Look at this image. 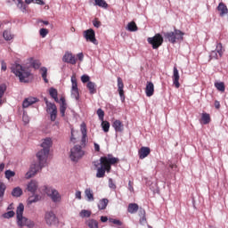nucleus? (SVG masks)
Listing matches in <instances>:
<instances>
[{
  "mask_svg": "<svg viewBox=\"0 0 228 228\" xmlns=\"http://www.w3.org/2000/svg\"><path fill=\"white\" fill-rule=\"evenodd\" d=\"M37 159L38 164L34 163L30 166L29 171L26 174L27 179H31V177L37 175V172H40L42 168L47 165V159L49 158V151L46 150H41L37 153Z\"/></svg>",
  "mask_w": 228,
  "mask_h": 228,
  "instance_id": "1",
  "label": "nucleus"
},
{
  "mask_svg": "<svg viewBox=\"0 0 228 228\" xmlns=\"http://www.w3.org/2000/svg\"><path fill=\"white\" fill-rule=\"evenodd\" d=\"M24 204L20 203L16 208V224L18 227H35V222L24 216Z\"/></svg>",
  "mask_w": 228,
  "mask_h": 228,
  "instance_id": "2",
  "label": "nucleus"
},
{
  "mask_svg": "<svg viewBox=\"0 0 228 228\" xmlns=\"http://www.w3.org/2000/svg\"><path fill=\"white\" fill-rule=\"evenodd\" d=\"M11 70L20 79V83H29V76L31 72L26 69L22 65L16 64L11 68Z\"/></svg>",
  "mask_w": 228,
  "mask_h": 228,
  "instance_id": "3",
  "label": "nucleus"
},
{
  "mask_svg": "<svg viewBox=\"0 0 228 228\" xmlns=\"http://www.w3.org/2000/svg\"><path fill=\"white\" fill-rule=\"evenodd\" d=\"M118 161H120V159L113 157L112 154L102 157V163H103L102 166L103 167V170L110 174L111 172V165H117Z\"/></svg>",
  "mask_w": 228,
  "mask_h": 228,
  "instance_id": "4",
  "label": "nucleus"
},
{
  "mask_svg": "<svg viewBox=\"0 0 228 228\" xmlns=\"http://www.w3.org/2000/svg\"><path fill=\"white\" fill-rule=\"evenodd\" d=\"M45 192L46 193L47 197L51 199L53 204H60V202H61V194H60V191L53 187L45 186Z\"/></svg>",
  "mask_w": 228,
  "mask_h": 228,
  "instance_id": "5",
  "label": "nucleus"
},
{
  "mask_svg": "<svg viewBox=\"0 0 228 228\" xmlns=\"http://www.w3.org/2000/svg\"><path fill=\"white\" fill-rule=\"evenodd\" d=\"M83 156H85V151L81 148V145H75L73 148H71L69 154L71 161L77 163V161H79Z\"/></svg>",
  "mask_w": 228,
  "mask_h": 228,
  "instance_id": "6",
  "label": "nucleus"
},
{
  "mask_svg": "<svg viewBox=\"0 0 228 228\" xmlns=\"http://www.w3.org/2000/svg\"><path fill=\"white\" fill-rule=\"evenodd\" d=\"M147 42L150 44V45H151L152 49H159V47L163 45V36L158 33L152 37H148Z\"/></svg>",
  "mask_w": 228,
  "mask_h": 228,
  "instance_id": "7",
  "label": "nucleus"
},
{
  "mask_svg": "<svg viewBox=\"0 0 228 228\" xmlns=\"http://www.w3.org/2000/svg\"><path fill=\"white\" fill-rule=\"evenodd\" d=\"M44 101L46 105V112L50 114V119L52 122L56 120V117L58 115V109L56 108V104L49 102L47 98H44Z\"/></svg>",
  "mask_w": 228,
  "mask_h": 228,
  "instance_id": "8",
  "label": "nucleus"
},
{
  "mask_svg": "<svg viewBox=\"0 0 228 228\" xmlns=\"http://www.w3.org/2000/svg\"><path fill=\"white\" fill-rule=\"evenodd\" d=\"M71 97L79 101V88H77V80L74 76L71 77Z\"/></svg>",
  "mask_w": 228,
  "mask_h": 228,
  "instance_id": "9",
  "label": "nucleus"
},
{
  "mask_svg": "<svg viewBox=\"0 0 228 228\" xmlns=\"http://www.w3.org/2000/svg\"><path fill=\"white\" fill-rule=\"evenodd\" d=\"M84 38H86V42H92V44H94V45L99 44L95 38V31L92 28L84 31Z\"/></svg>",
  "mask_w": 228,
  "mask_h": 228,
  "instance_id": "10",
  "label": "nucleus"
},
{
  "mask_svg": "<svg viewBox=\"0 0 228 228\" xmlns=\"http://www.w3.org/2000/svg\"><path fill=\"white\" fill-rule=\"evenodd\" d=\"M45 220L48 225H54L58 222V217H56V214L53 211H48L45 215Z\"/></svg>",
  "mask_w": 228,
  "mask_h": 228,
  "instance_id": "11",
  "label": "nucleus"
},
{
  "mask_svg": "<svg viewBox=\"0 0 228 228\" xmlns=\"http://www.w3.org/2000/svg\"><path fill=\"white\" fill-rule=\"evenodd\" d=\"M222 49H223L222 43H218L216 45V50L210 53V59L218 60V58H222V56H224V51Z\"/></svg>",
  "mask_w": 228,
  "mask_h": 228,
  "instance_id": "12",
  "label": "nucleus"
},
{
  "mask_svg": "<svg viewBox=\"0 0 228 228\" xmlns=\"http://www.w3.org/2000/svg\"><path fill=\"white\" fill-rule=\"evenodd\" d=\"M62 61L64 63H70V65H76V56H74L70 52H66L62 57Z\"/></svg>",
  "mask_w": 228,
  "mask_h": 228,
  "instance_id": "13",
  "label": "nucleus"
},
{
  "mask_svg": "<svg viewBox=\"0 0 228 228\" xmlns=\"http://www.w3.org/2000/svg\"><path fill=\"white\" fill-rule=\"evenodd\" d=\"M118 92L121 102H124V101H126V95L124 94V82L120 77H118Z\"/></svg>",
  "mask_w": 228,
  "mask_h": 228,
  "instance_id": "14",
  "label": "nucleus"
},
{
  "mask_svg": "<svg viewBox=\"0 0 228 228\" xmlns=\"http://www.w3.org/2000/svg\"><path fill=\"white\" fill-rule=\"evenodd\" d=\"M27 191H29L32 194L37 193V190H38V182L37 180H31L26 187Z\"/></svg>",
  "mask_w": 228,
  "mask_h": 228,
  "instance_id": "15",
  "label": "nucleus"
},
{
  "mask_svg": "<svg viewBox=\"0 0 228 228\" xmlns=\"http://www.w3.org/2000/svg\"><path fill=\"white\" fill-rule=\"evenodd\" d=\"M179 69H177V67H174L173 69V85H175V88H179L181 86V84L179 83Z\"/></svg>",
  "mask_w": 228,
  "mask_h": 228,
  "instance_id": "16",
  "label": "nucleus"
},
{
  "mask_svg": "<svg viewBox=\"0 0 228 228\" xmlns=\"http://www.w3.org/2000/svg\"><path fill=\"white\" fill-rule=\"evenodd\" d=\"M162 35L166 42H170V44H175V32H162Z\"/></svg>",
  "mask_w": 228,
  "mask_h": 228,
  "instance_id": "17",
  "label": "nucleus"
},
{
  "mask_svg": "<svg viewBox=\"0 0 228 228\" xmlns=\"http://www.w3.org/2000/svg\"><path fill=\"white\" fill-rule=\"evenodd\" d=\"M41 147L43 148V151H48V152H51V147H53V140L50 137H46L41 143Z\"/></svg>",
  "mask_w": 228,
  "mask_h": 228,
  "instance_id": "18",
  "label": "nucleus"
},
{
  "mask_svg": "<svg viewBox=\"0 0 228 228\" xmlns=\"http://www.w3.org/2000/svg\"><path fill=\"white\" fill-rule=\"evenodd\" d=\"M138 154H139L140 159H145V158H147V156H149V154H151V148L142 146L139 150Z\"/></svg>",
  "mask_w": 228,
  "mask_h": 228,
  "instance_id": "19",
  "label": "nucleus"
},
{
  "mask_svg": "<svg viewBox=\"0 0 228 228\" xmlns=\"http://www.w3.org/2000/svg\"><path fill=\"white\" fill-rule=\"evenodd\" d=\"M145 94L146 97H152L154 95V84L152 82H147Z\"/></svg>",
  "mask_w": 228,
  "mask_h": 228,
  "instance_id": "20",
  "label": "nucleus"
},
{
  "mask_svg": "<svg viewBox=\"0 0 228 228\" xmlns=\"http://www.w3.org/2000/svg\"><path fill=\"white\" fill-rule=\"evenodd\" d=\"M35 102H38V99L35 97L26 98L22 102V108H29V106L35 104Z\"/></svg>",
  "mask_w": 228,
  "mask_h": 228,
  "instance_id": "21",
  "label": "nucleus"
},
{
  "mask_svg": "<svg viewBox=\"0 0 228 228\" xmlns=\"http://www.w3.org/2000/svg\"><path fill=\"white\" fill-rule=\"evenodd\" d=\"M217 11L219 12V16L220 17H225V15H227V5H225V4H224V2L219 3L218 6H217Z\"/></svg>",
  "mask_w": 228,
  "mask_h": 228,
  "instance_id": "22",
  "label": "nucleus"
},
{
  "mask_svg": "<svg viewBox=\"0 0 228 228\" xmlns=\"http://www.w3.org/2000/svg\"><path fill=\"white\" fill-rule=\"evenodd\" d=\"M112 127L116 131V133H122L124 131V124H122V121L116 119L112 123Z\"/></svg>",
  "mask_w": 228,
  "mask_h": 228,
  "instance_id": "23",
  "label": "nucleus"
},
{
  "mask_svg": "<svg viewBox=\"0 0 228 228\" xmlns=\"http://www.w3.org/2000/svg\"><path fill=\"white\" fill-rule=\"evenodd\" d=\"M80 129H81V134H82V138H81V143L82 145L86 146V124L82 123L80 126Z\"/></svg>",
  "mask_w": 228,
  "mask_h": 228,
  "instance_id": "24",
  "label": "nucleus"
},
{
  "mask_svg": "<svg viewBox=\"0 0 228 228\" xmlns=\"http://www.w3.org/2000/svg\"><path fill=\"white\" fill-rule=\"evenodd\" d=\"M40 200H42V196H40L39 194H37L36 192L34 194H32L30 197H28L27 203L28 205L31 204H35L37 202H40Z\"/></svg>",
  "mask_w": 228,
  "mask_h": 228,
  "instance_id": "25",
  "label": "nucleus"
},
{
  "mask_svg": "<svg viewBox=\"0 0 228 228\" xmlns=\"http://www.w3.org/2000/svg\"><path fill=\"white\" fill-rule=\"evenodd\" d=\"M184 40V32L175 28V44L178 42H183Z\"/></svg>",
  "mask_w": 228,
  "mask_h": 228,
  "instance_id": "26",
  "label": "nucleus"
},
{
  "mask_svg": "<svg viewBox=\"0 0 228 228\" xmlns=\"http://www.w3.org/2000/svg\"><path fill=\"white\" fill-rule=\"evenodd\" d=\"M85 195L87 202H94V200H95V199L94 198V191H92V189H86Z\"/></svg>",
  "mask_w": 228,
  "mask_h": 228,
  "instance_id": "27",
  "label": "nucleus"
},
{
  "mask_svg": "<svg viewBox=\"0 0 228 228\" xmlns=\"http://www.w3.org/2000/svg\"><path fill=\"white\" fill-rule=\"evenodd\" d=\"M109 203H110V200L106 198L100 200L98 203V209L100 211L106 209V208H108Z\"/></svg>",
  "mask_w": 228,
  "mask_h": 228,
  "instance_id": "28",
  "label": "nucleus"
},
{
  "mask_svg": "<svg viewBox=\"0 0 228 228\" xmlns=\"http://www.w3.org/2000/svg\"><path fill=\"white\" fill-rule=\"evenodd\" d=\"M49 95H50V97L52 99H53L55 101V102H59V99H58V90H56V88L51 87L49 89Z\"/></svg>",
  "mask_w": 228,
  "mask_h": 228,
  "instance_id": "29",
  "label": "nucleus"
},
{
  "mask_svg": "<svg viewBox=\"0 0 228 228\" xmlns=\"http://www.w3.org/2000/svg\"><path fill=\"white\" fill-rule=\"evenodd\" d=\"M13 3L16 4L17 8L20 10L23 13L26 12V4L22 0H13Z\"/></svg>",
  "mask_w": 228,
  "mask_h": 228,
  "instance_id": "30",
  "label": "nucleus"
},
{
  "mask_svg": "<svg viewBox=\"0 0 228 228\" xmlns=\"http://www.w3.org/2000/svg\"><path fill=\"white\" fill-rule=\"evenodd\" d=\"M127 211L131 215H134V213H137V211H138V204H136V203H130L128 205Z\"/></svg>",
  "mask_w": 228,
  "mask_h": 228,
  "instance_id": "31",
  "label": "nucleus"
},
{
  "mask_svg": "<svg viewBox=\"0 0 228 228\" xmlns=\"http://www.w3.org/2000/svg\"><path fill=\"white\" fill-rule=\"evenodd\" d=\"M96 172V177L98 179H102V177H104V175H106V171L104 170L103 166H100V167H98Z\"/></svg>",
  "mask_w": 228,
  "mask_h": 228,
  "instance_id": "32",
  "label": "nucleus"
},
{
  "mask_svg": "<svg viewBox=\"0 0 228 228\" xmlns=\"http://www.w3.org/2000/svg\"><path fill=\"white\" fill-rule=\"evenodd\" d=\"M61 104L60 107V111L61 117H65V111L67 110V103L65 102V98H61Z\"/></svg>",
  "mask_w": 228,
  "mask_h": 228,
  "instance_id": "33",
  "label": "nucleus"
},
{
  "mask_svg": "<svg viewBox=\"0 0 228 228\" xmlns=\"http://www.w3.org/2000/svg\"><path fill=\"white\" fill-rule=\"evenodd\" d=\"M22 193H23V191H22V189L20 187H15L12 191V197L19 198L22 195Z\"/></svg>",
  "mask_w": 228,
  "mask_h": 228,
  "instance_id": "34",
  "label": "nucleus"
},
{
  "mask_svg": "<svg viewBox=\"0 0 228 228\" xmlns=\"http://www.w3.org/2000/svg\"><path fill=\"white\" fill-rule=\"evenodd\" d=\"M86 225L89 228H99V222H97V220L94 219H89L86 221Z\"/></svg>",
  "mask_w": 228,
  "mask_h": 228,
  "instance_id": "35",
  "label": "nucleus"
},
{
  "mask_svg": "<svg viewBox=\"0 0 228 228\" xmlns=\"http://www.w3.org/2000/svg\"><path fill=\"white\" fill-rule=\"evenodd\" d=\"M79 216L81 218H90V216H92V211L86 210V209H83V210L80 211Z\"/></svg>",
  "mask_w": 228,
  "mask_h": 228,
  "instance_id": "36",
  "label": "nucleus"
},
{
  "mask_svg": "<svg viewBox=\"0 0 228 228\" xmlns=\"http://www.w3.org/2000/svg\"><path fill=\"white\" fill-rule=\"evenodd\" d=\"M87 88L89 90V93L93 95V94H95L97 92V89H95V83L89 81L87 83Z\"/></svg>",
  "mask_w": 228,
  "mask_h": 228,
  "instance_id": "37",
  "label": "nucleus"
},
{
  "mask_svg": "<svg viewBox=\"0 0 228 228\" xmlns=\"http://www.w3.org/2000/svg\"><path fill=\"white\" fill-rule=\"evenodd\" d=\"M126 29L131 32L138 31V27L136 26V23L134 21H131L127 24Z\"/></svg>",
  "mask_w": 228,
  "mask_h": 228,
  "instance_id": "38",
  "label": "nucleus"
},
{
  "mask_svg": "<svg viewBox=\"0 0 228 228\" xmlns=\"http://www.w3.org/2000/svg\"><path fill=\"white\" fill-rule=\"evenodd\" d=\"M201 120L203 124L206 126L211 122V117L208 113H202L201 115Z\"/></svg>",
  "mask_w": 228,
  "mask_h": 228,
  "instance_id": "39",
  "label": "nucleus"
},
{
  "mask_svg": "<svg viewBox=\"0 0 228 228\" xmlns=\"http://www.w3.org/2000/svg\"><path fill=\"white\" fill-rule=\"evenodd\" d=\"M4 191H6V184L0 183V202H3V197H4Z\"/></svg>",
  "mask_w": 228,
  "mask_h": 228,
  "instance_id": "40",
  "label": "nucleus"
},
{
  "mask_svg": "<svg viewBox=\"0 0 228 228\" xmlns=\"http://www.w3.org/2000/svg\"><path fill=\"white\" fill-rule=\"evenodd\" d=\"M96 6H100V8H108V3L106 0H94Z\"/></svg>",
  "mask_w": 228,
  "mask_h": 228,
  "instance_id": "41",
  "label": "nucleus"
},
{
  "mask_svg": "<svg viewBox=\"0 0 228 228\" xmlns=\"http://www.w3.org/2000/svg\"><path fill=\"white\" fill-rule=\"evenodd\" d=\"M3 37L7 42L13 39V35H12V32H10V30H4L3 33Z\"/></svg>",
  "mask_w": 228,
  "mask_h": 228,
  "instance_id": "42",
  "label": "nucleus"
},
{
  "mask_svg": "<svg viewBox=\"0 0 228 228\" xmlns=\"http://www.w3.org/2000/svg\"><path fill=\"white\" fill-rule=\"evenodd\" d=\"M215 86L219 92H225V84L224 82H216Z\"/></svg>",
  "mask_w": 228,
  "mask_h": 228,
  "instance_id": "43",
  "label": "nucleus"
},
{
  "mask_svg": "<svg viewBox=\"0 0 228 228\" xmlns=\"http://www.w3.org/2000/svg\"><path fill=\"white\" fill-rule=\"evenodd\" d=\"M26 4H31V3H34V4H40L41 6H44L45 3L44 0H25Z\"/></svg>",
  "mask_w": 228,
  "mask_h": 228,
  "instance_id": "44",
  "label": "nucleus"
},
{
  "mask_svg": "<svg viewBox=\"0 0 228 228\" xmlns=\"http://www.w3.org/2000/svg\"><path fill=\"white\" fill-rule=\"evenodd\" d=\"M40 70H41V72H43L42 73V77H43L45 83H49V80L47 79V68L42 67L40 69Z\"/></svg>",
  "mask_w": 228,
  "mask_h": 228,
  "instance_id": "45",
  "label": "nucleus"
},
{
  "mask_svg": "<svg viewBox=\"0 0 228 228\" xmlns=\"http://www.w3.org/2000/svg\"><path fill=\"white\" fill-rule=\"evenodd\" d=\"M102 127L104 133H108L110 131V122L102 120Z\"/></svg>",
  "mask_w": 228,
  "mask_h": 228,
  "instance_id": "46",
  "label": "nucleus"
},
{
  "mask_svg": "<svg viewBox=\"0 0 228 228\" xmlns=\"http://www.w3.org/2000/svg\"><path fill=\"white\" fill-rule=\"evenodd\" d=\"M12 177H15V171H12L10 169L5 171V179H12Z\"/></svg>",
  "mask_w": 228,
  "mask_h": 228,
  "instance_id": "47",
  "label": "nucleus"
},
{
  "mask_svg": "<svg viewBox=\"0 0 228 228\" xmlns=\"http://www.w3.org/2000/svg\"><path fill=\"white\" fill-rule=\"evenodd\" d=\"M102 157L100 158V160H94L93 162L94 168L98 169L100 167H102V165H104V162H102Z\"/></svg>",
  "mask_w": 228,
  "mask_h": 228,
  "instance_id": "48",
  "label": "nucleus"
},
{
  "mask_svg": "<svg viewBox=\"0 0 228 228\" xmlns=\"http://www.w3.org/2000/svg\"><path fill=\"white\" fill-rule=\"evenodd\" d=\"M13 216H15V212L12 210H10L4 214H3V217L4 218H13Z\"/></svg>",
  "mask_w": 228,
  "mask_h": 228,
  "instance_id": "49",
  "label": "nucleus"
},
{
  "mask_svg": "<svg viewBox=\"0 0 228 228\" xmlns=\"http://www.w3.org/2000/svg\"><path fill=\"white\" fill-rule=\"evenodd\" d=\"M31 65H32L33 69H40L42 62H40V61H38V60H35L31 62Z\"/></svg>",
  "mask_w": 228,
  "mask_h": 228,
  "instance_id": "50",
  "label": "nucleus"
},
{
  "mask_svg": "<svg viewBox=\"0 0 228 228\" xmlns=\"http://www.w3.org/2000/svg\"><path fill=\"white\" fill-rule=\"evenodd\" d=\"M39 35L42 38H45L49 35V30L47 28H41L39 30Z\"/></svg>",
  "mask_w": 228,
  "mask_h": 228,
  "instance_id": "51",
  "label": "nucleus"
},
{
  "mask_svg": "<svg viewBox=\"0 0 228 228\" xmlns=\"http://www.w3.org/2000/svg\"><path fill=\"white\" fill-rule=\"evenodd\" d=\"M96 113L99 117V120H104V110H102V109H98Z\"/></svg>",
  "mask_w": 228,
  "mask_h": 228,
  "instance_id": "52",
  "label": "nucleus"
},
{
  "mask_svg": "<svg viewBox=\"0 0 228 228\" xmlns=\"http://www.w3.org/2000/svg\"><path fill=\"white\" fill-rule=\"evenodd\" d=\"M4 92H6V86L0 85V98H3V95H4Z\"/></svg>",
  "mask_w": 228,
  "mask_h": 228,
  "instance_id": "53",
  "label": "nucleus"
},
{
  "mask_svg": "<svg viewBox=\"0 0 228 228\" xmlns=\"http://www.w3.org/2000/svg\"><path fill=\"white\" fill-rule=\"evenodd\" d=\"M82 83H89L90 82V77L88 75H83L81 77Z\"/></svg>",
  "mask_w": 228,
  "mask_h": 228,
  "instance_id": "54",
  "label": "nucleus"
},
{
  "mask_svg": "<svg viewBox=\"0 0 228 228\" xmlns=\"http://www.w3.org/2000/svg\"><path fill=\"white\" fill-rule=\"evenodd\" d=\"M22 120L24 124H29V116H28L26 113H23Z\"/></svg>",
  "mask_w": 228,
  "mask_h": 228,
  "instance_id": "55",
  "label": "nucleus"
},
{
  "mask_svg": "<svg viewBox=\"0 0 228 228\" xmlns=\"http://www.w3.org/2000/svg\"><path fill=\"white\" fill-rule=\"evenodd\" d=\"M109 187L111 188L112 190H115L117 188V185H115L111 178L109 179Z\"/></svg>",
  "mask_w": 228,
  "mask_h": 228,
  "instance_id": "56",
  "label": "nucleus"
},
{
  "mask_svg": "<svg viewBox=\"0 0 228 228\" xmlns=\"http://www.w3.org/2000/svg\"><path fill=\"white\" fill-rule=\"evenodd\" d=\"M110 222L114 224L115 225H122V223L120 220L118 219H110Z\"/></svg>",
  "mask_w": 228,
  "mask_h": 228,
  "instance_id": "57",
  "label": "nucleus"
},
{
  "mask_svg": "<svg viewBox=\"0 0 228 228\" xmlns=\"http://www.w3.org/2000/svg\"><path fill=\"white\" fill-rule=\"evenodd\" d=\"M93 26H94V28H101V21H99L97 20H94Z\"/></svg>",
  "mask_w": 228,
  "mask_h": 228,
  "instance_id": "58",
  "label": "nucleus"
},
{
  "mask_svg": "<svg viewBox=\"0 0 228 228\" xmlns=\"http://www.w3.org/2000/svg\"><path fill=\"white\" fill-rule=\"evenodd\" d=\"M77 59L79 60V61H83V59L85 58V55L83 54V53H79L77 54Z\"/></svg>",
  "mask_w": 228,
  "mask_h": 228,
  "instance_id": "59",
  "label": "nucleus"
},
{
  "mask_svg": "<svg viewBox=\"0 0 228 228\" xmlns=\"http://www.w3.org/2000/svg\"><path fill=\"white\" fill-rule=\"evenodd\" d=\"M76 199H78V200H81V191H77L75 193Z\"/></svg>",
  "mask_w": 228,
  "mask_h": 228,
  "instance_id": "60",
  "label": "nucleus"
},
{
  "mask_svg": "<svg viewBox=\"0 0 228 228\" xmlns=\"http://www.w3.org/2000/svg\"><path fill=\"white\" fill-rule=\"evenodd\" d=\"M94 151H96V152H100L101 146L97 142H94Z\"/></svg>",
  "mask_w": 228,
  "mask_h": 228,
  "instance_id": "61",
  "label": "nucleus"
},
{
  "mask_svg": "<svg viewBox=\"0 0 228 228\" xmlns=\"http://www.w3.org/2000/svg\"><path fill=\"white\" fill-rule=\"evenodd\" d=\"M1 65H2V70L5 71L7 69L6 62H4V61H1Z\"/></svg>",
  "mask_w": 228,
  "mask_h": 228,
  "instance_id": "62",
  "label": "nucleus"
},
{
  "mask_svg": "<svg viewBox=\"0 0 228 228\" xmlns=\"http://www.w3.org/2000/svg\"><path fill=\"white\" fill-rule=\"evenodd\" d=\"M214 105H215V108H216V110H220V102L215 101Z\"/></svg>",
  "mask_w": 228,
  "mask_h": 228,
  "instance_id": "63",
  "label": "nucleus"
},
{
  "mask_svg": "<svg viewBox=\"0 0 228 228\" xmlns=\"http://www.w3.org/2000/svg\"><path fill=\"white\" fill-rule=\"evenodd\" d=\"M101 222H103V223L108 222V216H101Z\"/></svg>",
  "mask_w": 228,
  "mask_h": 228,
  "instance_id": "64",
  "label": "nucleus"
}]
</instances>
